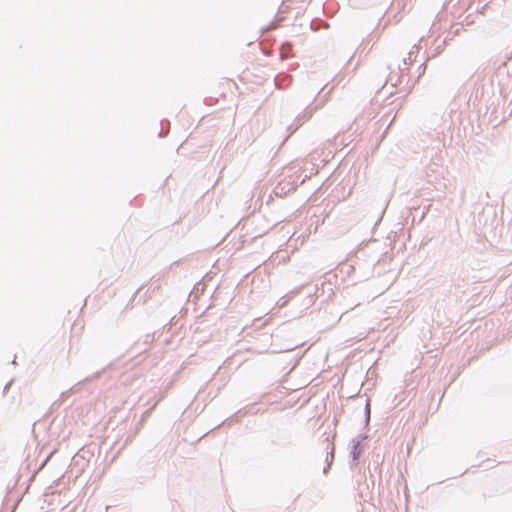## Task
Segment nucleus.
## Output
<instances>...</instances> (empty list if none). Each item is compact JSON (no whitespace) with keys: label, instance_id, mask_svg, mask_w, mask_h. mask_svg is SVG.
Segmentation results:
<instances>
[{"label":"nucleus","instance_id":"423d86ee","mask_svg":"<svg viewBox=\"0 0 512 512\" xmlns=\"http://www.w3.org/2000/svg\"><path fill=\"white\" fill-rule=\"evenodd\" d=\"M465 22H466V25H471L474 21L469 19V16L466 17L465 19Z\"/></svg>","mask_w":512,"mask_h":512},{"label":"nucleus","instance_id":"20e7f679","mask_svg":"<svg viewBox=\"0 0 512 512\" xmlns=\"http://www.w3.org/2000/svg\"><path fill=\"white\" fill-rule=\"evenodd\" d=\"M393 77L392 76H389L388 78H386L385 80V83H386V86L388 85V83H391V86L392 87H395L396 86V83L393 82Z\"/></svg>","mask_w":512,"mask_h":512},{"label":"nucleus","instance_id":"f03ea898","mask_svg":"<svg viewBox=\"0 0 512 512\" xmlns=\"http://www.w3.org/2000/svg\"><path fill=\"white\" fill-rule=\"evenodd\" d=\"M445 45L446 44H443V40L440 43H438L431 53L432 57L438 56L443 51Z\"/></svg>","mask_w":512,"mask_h":512},{"label":"nucleus","instance_id":"7ed1b4c3","mask_svg":"<svg viewBox=\"0 0 512 512\" xmlns=\"http://www.w3.org/2000/svg\"><path fill=\"white\" fill-rule=\"evenodd\" d=\"M453 39L454 38H452V34L449 35V32H448L446 37L443 39V44H448Z\"/></svg>","mask_w":512,"mask_h":512},{"label":"nucleus","instance_id":"39448f33","mask_svg":"<svg viewBox=\"0 0 512 512\" xmlns=\"http://www.w3.org/2000/svg\"><path fill=\"white\" fill-rule=\"evenodd\" d=\"M487 8H488V5H487V4H485L481 9L476 8V11H477V12H479V13H483V12H484V10H485V9H487Z\"/></svg>","mask_w":512,"mask_h":512},{"label":"nucleus","instance_id":"0eeeda50","mask_svg":"<svg viewBox=\"0 0 512 512\" xmlns=\"http://www.w3.org/2000/svg\"><path fill=\"white\" fill-rule=\"evenodd\" d=\"M393 121H394V118H393V119H392V121L389 123V125H388V126H386V128H385L386 134L388 133V129H389V127L392 125Z\"/></svg>","mask_w":512,"mask_h":512},{"label":"nucleus","instance_id":"f257e3e1","mask_svg":"<svg viewBox=\"0 0 512 512\" xmlns=\"http://www.w3.org/2000/svg\"><path fill=\"white\" fill-rule=\"evenodd\" d=\"M463 26H464L463 23L452 24L448 31L449 35L452 34V38H455L456 36H458L460 34V32L463 29Z\"/></svg>","mask_w":512,"mask_h":512}]
</instances>
